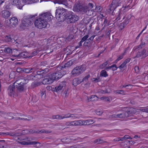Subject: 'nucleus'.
Segmentation results:
<instances>
[{
    "mask_svg": "<svg viewBox=\"0 0 148 148\" xmlns=\"http://www.w3.org/2000/svg\"><path fill=\"white\" fill-rule=\"evenodd\" d=\"M52 16L50 13H44L40 15L38 18H36L34 22V25L39 29H42L47 27V22L51 21Z\"/></svg>",
    "mask_w": 148,
    "mask_h": 148,
    "instance_id": "f257e3e1",
    "label": "nucleus"
},
{
    "mask_svg": "<svg viewBox=\"0 0 148 148\" xmlns=\"http://www.w3.org/2000/svg\"><path fill=\"white\" fill-rule=\"evenodd\" d=\"M88 10V8L87 5L78 1L75 4L73 9L74 12L82 14L86 12Z\"/></svg>",
    "mask_w": 148,
    "mask_h": 148,
    "instance_id": "f03ea898",
    "label": "nucleus"
},
{
    "mask_svg": "<svg viewBox=\"0 0 148 148\" xmlns=\"http://www.w3.org/2000/svg\"><path fill=\"white\" fill-rule=\"evenodd\" d=\"M55 69L54 73L51 74L53 81L58 80L66 74V71L63 70L60 66H57Z\"/></svg>",
    "mask_w": 148,
    "mask_h": 148,
    "instance_id": "7ed1b4c3",
    "label": "nucleus"
},
{
    "mask_svg": "<svg viewBox=\"0 0 148 148\" xmlns=\"http://www.w3.org/2000/svg\"><path fill=\"white\" fill-rule=\"evenodd\" d=\"M37 16V14H35L24 16L22 22L23 26L26 27L30 26L32 24H33L34 21H35Z\"/></svg>",
    "mask_w": 148,
    "mask_h": 148,
    "instance_id": "20e7f679",
    "label": "nucleus"
},
{
    "mask_svg": "<svg viewBox=\"0 0 148 148\" xmlns=\"http://www.w3.org/2000/svg\"><path fill=\"white\" fill-rule=\"evenodd\" d=\"M86 66L85 64L77 66L72 71L71 73L75 76H78L86 70Z\"/></svg>",
    "mask_w": 148,
    "mask_h": 148,
    "instance_id": "39448f33",
    "label": "nucleus"
},
{
    "mask_svg": "<svg viewBox=\"0 0 148 148\" xmlns=\"http://www.w3.org/2000/svg\"><path fill=\"white\" fill-rule=\"evenodd\" d=\"M16 82H14L13 84L10 85L8 88V94L10 96L14 97V95L17 96L18 93L16 87Z\"/></svg>",
    "mask_w": 148,
    "mask_h": 148,
    "instance_id": "423d86ee",
    "label": "nucleus"
},
{
    "mask_svg": "<svg viewBox=\"0 0 148 148\" xmlns=\"http://www.w3.org/2000/svg\"><path fill=\"white\" fill-rule=\"evenodd\" d=\"M49 70L47 68L44 69H40L36 72V74L35 75L34 77L38 79L45 77L46 76L45 74L49 72Z\"/></svg>",
    "mask_w": 148,
    "mask_h": 148,
    "instance_id": "0eeeda50",
    "label": "nucleus"
},
{
    "mask_svg": "<svg viewBox=\"0 0 148 148\" xmlns=\"http://www.w3.org/2000/svg\"><path fill=\"white\" fill-rule=\"evenodd\" d=\"M66 82L63 81L59 85V86L55 87L54 88H53V91L54 92L59 93L62 90H63L65 88Z\"/></svg>",
    "mask_w": 148,
    "mask_h": 148,
    "instance_id": "6e6552de",
    "label": "nucleus"
},
{
    "mask_svg": "<svg viewBox=\"0 0 148 148\" xmlns=\"http://www.w3.org/2000/svg\"><path fill=\"white\" fill-rule=\"evenodd\" d=\"M27 53H25L24 52H22L20 53H19L18 54H13L12 55L13 56L15 57H16L15 59H16L17 60L19 61V60H18L20 58H31L32 57V56H27L26 54Z\"/></svg>",
    "mask_w": 148,
    "mask_h": 148,
    "instance_id": "1a4fd4ad",
    "label": "nucleus"
},
{
    "mask_svg": "<svg viewBox=\"0 0 148 148\" xmlns=\"http://www.w3.org/2000/svg\"><path fill=\"white\" fill-rule=\"evenodd\" d=\"M120 2L118 0H113L110 5V11L113 12L116 7L120 5Z\"/></svg>",
    "mask_w": 148,
    "mask_h": 148,
    "instance_id": "9d476101",
    "label": "nucleus"
},
{
    "mask_svg": "<svg viewBox=\"0 0 148 148\" xmlns=\"http://www.w3.org/2000/svg\"><path fill=\"white\" fill-rule=\"evenodd\" d=\"M20 80H16L15 82H16V87L18 94L24 91L25 86L20 82Z\"/></svg>",
    "mask_w": 148,
    "mask_h": 148,
    "instance_id": "9b49d317",
    "label": "nucleus"
},
{
    "mask_svg": "<svg viewBox=\"0 0 148 148\" xmlns=\"http://www.w3.org/2000/svg\"><path fill=\"white\" fill-rule=\"evenodd\" d=\"M5 21L8 22L7 25L8 26H11L14 27H15L16 25H17L18 21L16 18L14 17L9 19V21L7 20Z\"/></svg>",
    "mask_w": 148,
    "mask_h": 148,
    "instance_id": "f8f14e48",
    "label": "nucleus"
},
{
    "mask_svg": "<svg viewBox=\"0 0 148 148\" xmlns=\"http://www.w3.org/2000/svg\"><path fill=\"white\" fill-rule=\"evenodd\" d=\"M23 131H26L25 132L26 134H32L34 133H45L48 134L50 133L51 132V130H37V131H33L34 130H30L28 132L29 130H23Z\"/></svg>",
    "mask_w": 148,
    "mask_h": 148,
    "instance_id": "ddd939ff",
    "label": "nucleus"
},
{
    "mask_svg": "<svg viewBox=\"0 0 148 148\" xmlns=\"http://www.w3.org/2000/svg\"><path fill=\"white\" fill-rule=\"evenodd\" d=\"M148 55V52H146V49H144L141 51H138L137 52L135 58H139L142 56H144V57L145 58Z\"/></svg>",
    "mask_w": 148,
    "mask_h": 148,
    "instance_id": "4468645a",
    "label": "nucleus"
},
{
    "mask_svg": "<svg viewBox=\"0 0 148 148\" xmlns=\"http://www.w3.org/2000/svg\"><path fill=\"white\" fill-rule=\"evenodd\" d=\"M66 12L65 11V10L62 8H58L56 11L55 13L56 17L58 15V16H62V15H64L66 14Z\"/></svg>",
    "mask_w": 148,
    "mask_h": 148,
    "instance_id": "2eb2a0df",
    "label": "nucleus"
},
{
    "mask_svg": "<svg viewBox=\"0 0 148 148\" xmlns=\"http://www.w3.org/2000/svg\"><path fill=\"white\" fill-rule=\"evenodd\" d=\"M134 109L133 108H128L127 111L123 112L124 118L130 116L131 114H133L134 112Z\"/></svg>",
    "mask_w": 148,
    "mask_h": 148,
    "instance_id": "dca6fc26",
    "label": "nucleus"
},
{
    "mask_svg": "<svg viewBox=\"0 0 148 148\" xmlns=\"http://www.w3.org/2000/svg\"><path fill=\"white\" fill-rule=\"evenodd\" d=\"M21 144L22 145H34V147H38L40 146V143L35 141H33L29 143H27L25 141H22L21 142Z\"/></svg>",
    "mask_w": 148,
    "mask_h": 148,
    "instance_id": "f3484780",
    "label": "nucleus"
},
{
    "mask_svg": "<svg viewBox=\"0 0 148 148\" xmlns=\"http://www.w3.org/2000/svg\"><path fill=\"white\" fill-rule=\"evenodd\" d=\"M20 2V0H12V5L16 6L19 9H21L22 6Z\"/></svg>",
    "mask_w": 148,
    "mask_h": 148,
    "instance_id": "a211bd4d",
    "label": "nucleus"
},
{
    "mask_svg": "<svg viewBox=\"0 0 148 148\" xmlns=\"http://www.w3.org/2000/svg\"><path fill=\"white\" fill-rule=\"evenodd\" d=\"M84 121H77L71 122L70 123L71 125H84Z\"/></svg>",
    "mask_w": 148,
    "mask_h": 148,
    "instance_id": "6ab92c4d",
    "label": "nucleus"
},
{
    "mask_svg": "<svg viewBox=\"0 0 148 148\" xmlns=\"http://www.w3.org/2000/svg\"><path fill=\"white\" fill-rule=\"evenodd\" d=\"M53 81L51 76L50 77L47 78H45L43 79L42 82L43 84H50L53 82Z\"/></svg>",
    "mask_w": 148,
    "mask_h": 148,
    "instance_id": "aec40b11",
    "label": "nucleus"
},
{
    "mask_svg": "<svg viewBox=\"0 0 148 148\" xmlns=\"http://www.w3.org/2000/svg\"><path fill=\"white\" fill-rule=\"evenodd\" d=\"M4 51L5 53H11L12 55L14 54V53L15 52H16V53L18 52V50L17 49H12L9 47L5 48Z\"/></svg>",
    "mask_w": 148,
    "mask_h": 148,
    "instance_id": "412c9836",
    "label": "nucleus"
},
{
    "mask_svg": "<svg viewBox=\"0 0 148 148\" xmlns=\"http://www.w3.org/2000/svg\"><path fill=\"white\" fill-rule=\"evenodd\" d=\"M72 17L71 19H70L69 23H74L77 21L79 19V17L76 15L74 13L73 15H72Z\"/></svg>",
    "mask_w": 148,
    "mask_h": 148,
    "instance_id": "4be33fe9",
    "label": "nucleus"
},
{
    "mask_svg": "<svg viewBox=\"0 0 148 148\" xmlns=\"http://www.w3.org/2000/svg\"><path fill=\"white\" fill-rule=\"evenodd\" d=\"M82 82V80L79 78H75L73 80V85L75 86L80 84Z\"/></svg>",
    "mask_w": 148,
    "mask_h": 148,
    "instance_id": "5701e85b",
    "label": "nucleus"
},
{
    "mask_svg": "<svg viewBox=\"0 0 148 148\" xmlns=\"http://www.w3.org/2000/svg\"><path fill=\"white\" fill-rule=\"evenodd\" d=\"M56 17V19L60 22H63L66 19V14L64 15H62V16H58V15Z\"/></svg>",
    "mask_w": 148,
    "mask_h": 148,
    "instance_id": "b1692460",
    "label": "nucleus"
},
{
    "mask_svg": "<svg viewBox=\"0 0 148 148\" xmlns=\"http://www.w3.org/2000/svg\"><path fill=\"white\" fill-rule=\"evenodd\" d=\"M0 135L2 136L8 135L11 136H16L17 135L14 132H0Z\"/></svg>",
    "mask_w": 148,
    "mask_h": 148,
    "instance_id": "393cba45",
    "label": "nucleus"
},
{
    "mask_svg": "<svg viewBox=\"0 0 148 148\" xmlns=\"http://www.w3.org/2000/svg\"><path fill=\"white\" fill-rule=\"evenodd\" d=\"M5 40L7 42H11L12 43H14L15 41L14 39L13 38H12L10 35L6 36L5 37Z\"/></svg>",
    "mask_w": 148,
    "mask_h": 148,
    "instance_id": "a878e982",
    "label": "nucleus"
},
{
    "mask_svg": "<svg viewBox=\"0 0 148 148\" xmlns=\"http://www.w3.org/2000/svg\"><path fill=\"white\" fill-rule=\"evenodd\" d=\"M126 8V7L125 6V7H123L122 8L120 9L119 10V13L118 15V16L116 17L115 20H116L117 21H118V20H120L121 18V16L123 13V11L125 9V8Z\"/></svg>",
    "mask_w": 148,
    "mask_h": 148,
    "instance_id": "bb28decb",
    "label": "nucleus"
},
{
    "mask_svg": "<svg viewBox=\"0 0 148 148\" xmlns=\"http://www.w3.org/2000/svg\"><path fill=\"white\" fill-rule=\"evenodd\" d=\"M95 8L94 9L92 10V11L93 12H101L103 10V8L100 6L95 5Z\"/></svg>",
    "mask_w": 148,
    "mask_h": 148,
    "instance_id": "cd10ccee",
    "label": "nucleus"
},
{
    "mask_svg": "<svg viewBox=\"0 0 148 148\" xmlns=\"http://www.w3.org/2000/svg\"><path fill=\"white\" fill-rule=\"evenodd\" d=\"M73 13L71 11L67 12L66 14V19L68 20V21L69 22L70 19L72 17Z\"/></svg>",
    "mask_w": 148,
    "mask_h": 148,
    "instance_id": "c85d7f7f",
    "label": "nucleus"
},
{
    "mask_svg": "<svg viewBox=\"0 0 148 148\" xmlns=\"http://www.w3.org/2000/svg\"><path fill=\"white\" fill-rule=\"evenodd\" d=\"M36 69L34 68H25V73H34Z\"/></svg>",
    "mask_w": 148,
    "mask_h": 148,
    "instance_id": "c756f323",
    "label": "nucleus"
},
{
    "mask_svg": "<svg viewBox=\"0 0 148 148\" xmlns=\"http://www.w3.org/2000/svg\"><path fill=\"white\" fill-rule=\"evenodd\" d=\"M10 15V13L8 11L5 10L3 12L2 16L4 18H7Z\"/></svg>",
    "mask_w": 148,
    "mask_h": 148,
    "instance_id": "7c9ffc66",
    "label": "nucleus"
},
{
    "mask_svg": "<svg viewBox=\"0 0 148 148\" xmlns=\"http://www.w3.org/2000/svg\"><path fill=\"white\" fill-rule=\"evenodd\" d=\"M72 62L71 61H69L68 62L64 65H63L62 66H61V68H62V69L63 70V68H66V67L67 68L69 67L72 65Z\"/></svg>",
    "mask_w": 148,
    "mask_h": 148,
    "instance_id": "2f4dec72",
    "label": "nucleus"
},
{
    "mask_svg": "<svg viewBox=\"0 0 148 148\" xmlns=\"http://www.w3.org/2000/svg\"><path fill=\"white\" fill-rule=\"evenodd\" d=\"M98 99V98L95 95H92L90 97H89L88 99V101H93L95 100H97Z\"/></svg>",
    "mask_w": 148,
    "mask_h": 148,
    "instance_id": "473e14b6",
    "label": "nucleus"
},
{
    "mask_svg": "<svg viewBox=\"0 0 148 148\" xmlns=\"http://www.w3.org/2000/svg\"><path fill=\"white\" fill-rule=\"evenodd\" d=\"M94 123L93 120H88L84 121V125H89Z\"/></svg>",
    "mask_w": 148,
    "mask_h": 148,
    "instance_id": "72a5a7b5",
    "label": "nucleus"
},
{
    "mask_svg": "<svg viewBox=\"0 0 148 148\" xmlns=\"http://www.w3.org/2000/svg\"><path fill=\"white\" fill-rule=\"evenodd\" d=\"M18 80H20V82L25 86V85L27 84L29 80L27 79L21 78Z\"/></svg>",
    "mask_w": 148,
    "mask_h": 148,
    "instance_id": "f704fd0d",
    "label": "nucleus"
},
{
    "mask_svg": "<svg viewBox=\"0 0 148 148\" xmlns=\"http://www.w3.org/2000/svg\"><path fill=\"white\" fill-rule=\"evenodd\" d=\"M95 144H101L104 143H107V142L103 141L101 139H97L95 140L93 142Z\"/></svg>",
    "mask_w": 148,
    "mask_h": 148,
    "instance_id": "c9c22d12",
    "label": "nucleus"
},
{
    "mask_svg": "<svg viewBox=\"0 0 148 148\" xmlns=\"http://www.w3.org/2000/svg\"><path fill=\"white\" fill-rule=\"evenodd\" d=\"M108 75L105 69L102 70L101 71L100 73V76L106 77L108 76Z\"/></svg>",
    "mask_w": 148,
    "mask_h": 148,
    "instance_id": "e433bc0d",
    "label": "nucleus"
},
{
    "mask_svg": "<svg viewBox=\"0 0 148 148\" xmlns=\"http://www.w3.org/2000/svg\"><path fill=\"white\" fill-rule=\"evenodd\" d=\"M91 44V42L88 39L86 41H85L83 45L84 46L87 47H90Z\"/></svg>",
    "mask_w": 148,
    "mask_h": 148,
    "instance_id": "4c0bfd02",
    "label": "nucleus"
},
{
    "mask_svg": "<svg viewBox=\"0 0 148 148\" xmlns=\"http://www.w3.org/2000/svg\"><path fill=\"white\" fill-rule=\"evenodd\" d=\"M41 84V82H36L33 83L31 85L32 87L34 88L40 86Z\"/></svg>",
    "mask_w": 148,
    "mask_h": 148,
    "instance_id": "58836bf2",
    "label": "nucleus"
},
{
    "mask_svg": "<svg viewBox=\"0 0 148 148\" xmlns=\"http://www.w3.org/2000/svg\"><path fill=\"white\" fill-rule=\"evenodd\" d=\"M23 1L27 4H30L32 3H35L37 2V0H23Z\"/></svg>",
    "mask_w": 148,
    "mask_h": 148,
    "instance_id": "ea45409f",
    "label": "nucleus"
},
{
    "mask_svg": "<svg viewBox=\"0 0 148 148\" xmlns=\"http://www.w3.org/2000/svg\"><path fill=\"white\" fill-rule=\"evenodd\" d=\"M141 44L137 46V47L136 48V49H138V50H139L145 47V42H143L142 41V39L141 40Z\"/></svg>",
    "mask_w": 148,
    "mask_h": 148,
    "instance_id": "a19ab883",
    "label": "nucleus"
},
{
    "mask_svg": "<svg viewBox=\"0 0 148 148\" xmlns=\"http://www.w3.org/2000/svg\"><path fill=\"white\" fill-rule=\"evenodd\" d=\"M64 116H60V115L58 114V119H61L65 118H69L71 116H68V114H67L63 115Z\"/></svg>",
    "mask_w": 148,
    "mask_h": 148,
    "instance_id": "79ce46f5",
    "label": "nucleus"
},
{
    "mask_svg": "<svg viewBox=\"0 0 148 148\" xmlns=\"http://www.w3.org/2000/svg\"><path fill=\"white\" fill-rule=\"evenodd\" d=\"M40 96L43 100H44L46 98V93L45 91H41L40 92Z\"/></svg>",
    "mask_w": 148,
    "mask_h": 148,
    "instance_id": "37998d69",
    "label": "nucleus"
},
{
    "mask_svg": "<svg viewBox=\"0 0 148 148\" xmlns=\"http://www.w3.org/2000/svg\"><path fill=\"white\" fill-rule=\"evenodd\" d=\"M108 64V63L107 61H106V62L103 63L102 64H101L99 66V68L101 69H103L104 68L106 67Z\"/></svg>",
    "mask_w": 148,
    "mask_h": 148,
    "instance_id": "c03bdc74",
    "label": "nucleus"
},
{
    "mask_svg": "<svg viewBox=\"0 0 148 148\" xmlns=\"http://www.w3.org/2000/svg\"><path fill=\"white\" fill-rule=\"evenodd\" d=\"M90 77V75L89 74L87 76H85L83 79L82 80V82L85 81L86 82L88 79Z\"/></svg>",
    "mask_w": 148,
    "mask_h": 148,
    "instance_id": "a18cd8bd",
    "label": "nucleus"
},
{
    "mask_svg": "<svg viewBox=\"0 0 148 148\" xmlns=\"http://www.w3.org/2000/svg\"><path fill=\"white\" fill-rule=\"evenodd\" d=\"M68 114V116H71L70 117H72V118H74V119L75 118H77L79 117V116H78L76 114Z\"/></svg>",
    "mask_w": 148,
    "mask_h": 148,
    "instance_id": "49530a36",
    "label": "nucleus"
},
{
    "mask_svg": "<svg viewBox=\"0 0 148 148\" xmlns=\"http://www.w3.org/2000/svg\"><path fill=\"white\" fill-rule=\"evenodd\" d=\"M25 127V126H22L20 125H16L14 127V129H18V130H22L23 129H25V128H23V127Z\"/></svg>",
    "mask_w": 148,
    "mask_h": 148,
    "instance_id": "de8ad7c7",
    "label": "nucleus"
},
{
    "mask_svg": "<svg viewBox=\"0 0 148 148\" xmlns=\"http://www.w3.org/2000/svg\"><path fill=\"white\" fill-rule=\"evenodd\" d=\"M74 37L72 35H69L68 37L66 38V40L68 41H70L73 39Z\"/></svg>",
    "mask_w": 148,
    "mask_h": 148,
    "instance_id": "09e8293b",
    "label": "nucleus"
},
{
    "mask_svg": "<svg viewBox=\"0 0 148 148\" xmlns=\"http://www.w3.org/2000/svg\"><path fill=\"white\" fill-rule=\"evenodd\" d=\"M89 36L88 35H86L84 36L81 39V42H83L84 41H85L87 40V39L88 37Z\"/></svg>",
    "mask_w": 148,
    "mask_h": 148,
    "instance_id": "8fccbe9b",
    "label": "nucleus"
},
{
    "mask_svg": "<svg viewBox=\"0 0 148 148\" xmlns=\"http://www.w3.org/2000/svg\"><path fill=\"white\" fill-rule=\"evenodd\" d=\"M126 51V50H125V52L123 53H122L119 56V57L117 58L118 60H119L123 58V56L125 54Z\"/></svg>",
    "mask_w": 148,
    "mask_h": 148,
    "instance_id": "3c124183",
    "label": "nucleus"
},
{
    "mask_svg": "<svg viewBox=\"0 0 148 148\" xmlns=\"http://www.w3.org/2000/svg\"><path fill=\"white\" fill-rule=\"evenodd\" d=\"M60 4H62L65 5H68L67 1L65 0H60Z\"/></svg>",
    "mask_w": 148,
    "mask_h": 148,
    "instance_id": "603ef678",
    "label": "nucleus"
},
{
    "mask_svg": "<svg viewBox=\"0 0 148 148\" xmlns=\"http://www.w3.org/2000/svg\"><path fill=\"white\" fill-rule=\"evenodd\" d=\"M114 92L115 93H118L123 94L124 93V91L123 90H116L114 91Z\"/></svg>",
    "mask_w": 148,
    "mask_h": 148,
    "instance_id": "864d4df0",
    "label": "nucleus"
},
{
    "mask_svg": "<svg viewBox=\"0 0 148 148\" xmlns=\"http://www.w3.org/2000/svg\"><path fill=\"white\" fill-rule=\"evenodd\" d=\"M92 79L94 80L93 81H95L96 82H100L101 81V79H100L99 77H98L96 78H93Z\"/></svg>",
    "mask_w": 148,
    "mask_h": 148,
    "instance_id": "5fc2aeb1",
    "label": "nucleus"
},
{
    "mask_svg": "<svg viewBox=\"0 0 148 148\" xmlns=\"http://www.w3.org/2000/svg\"><path fill=\"white\" fill-rule=\"evenodd\" d=\"M140 110L143 112H145L148 113V107H146L145 108H141L140 109Z\"/></svg>",
    "mask_w": 148,
    "mask_h": 148,
    "instance_id": "6e6d98bb",
    "label": "nucleus"
},
{
    "mask_svg": "<svg viewBox=\"0 0 148 148\" xmlns=\"http://www.w3.org/2000/svg\"><path fill=\"white\" fill-rule=\"evenodd\" d=\"M71 48V47H68L65 49V51H66L67 52H69V54H71L72 53V51H71L70 50V49Z\"/></svg>",
    "mask_w": 148,
    "mask_h": 148,
    "instance_id": "4d7b16f0",
    "label": "nucleus"
},
{
    "mask_svg": "<svg viewBox=\"0 0 148 148\" xmlns=\"http://www.w3.org/2000/svg\"><path fill=\"white\" fill-rule=\"evenodd\" d=\"M135 71L136 73H138L139 72L140 69L138 66H136L134 68Z\"/></svg>",
    "mask_w": 148,
    "mask_h": 148,
    "instance_id": "13d9d810",
    "label": "nucleus"
},
{
    "mask_svg": "<svg viewBox=\"0 0 148 148\" xmlns=\"http://www.w3.org/2000/svg\"><path fill=\"white\" fill-rule=\"evenodd\" d=\"M47 62L46 61H44L41 62V66H45L48 65Z\"/></svg>",
    "mask_w": 148,
    "mask_h": 148,
    "instance_id": "bf43d9fd",
    "label": "nucleus"
},
{
    "mask_svg": "<svg viewBox=\"0 0 148 148\" xmlns=\"http://www.w3.org/2000/svg\"><path fill=\"white\" fill-rule=\"evenodd\" d=\"M38 53V51L36 50L35 49V50L32 53V56H32V57L33 56H35L36 55L37 53Z\"/></svg>",
    "mask_w": 148,
    "mask_h": 148,
    "instance_id": "052dcab7",
    "label": "nucleus"
},
{
    "mask_svg": "<svg viewBox=\"0 0 148 148\" xmlns=\"http://www.w3.org/2000/svg\"><path fill=\"white\" fill-rule=\"evenodd\" d=\"M117 116H118V118H124L123 112L122 113L117 114Z\"/></svg>",
    "mask_w": 148,
    "mask_h": 148,
    "instance_id": "680f3d73",
    "label": "nucleus"
},
{
    "mask_svg": "<svg viewBox=\"0 0 148 148\" xmlns=\"http://www.w3.org/2000/svg\"><path fill=\"white\" fill-rule=\"evenodd\" d=\"M126 64H125V62H123L119 67L120 69H121L122 68H123L125 66Z\"/></svg>",
    "mask_w": 148,
    "mask_h": 148,
    "instance_id": "e2e57ef3",
    "label": "nucleus"
},
{
    "mask_svg": "<svg viewBox=\"0 0 148 148\" xmlns=\"http://www.w3.org/2000/svg\"><path fill=\"white\" fill-rule=\"evenodd\" d=\"M87 6H88V9L89 8H92L93 7L94 5L92 3H89L88 4V5Z\"/></svg>",
    "mask_w": 148,
    "mask_h": 148,
    "instance_id": "0e129e2a",
    "label": "nucleus"
},
{
    "mask_svg": "<svg viewBox=\"0 0 148 148\" xmlns=\"http://www.w3.org/2000/svg\"><path fill=\"white\" fill-rule=\"evenodd\" d=\"M96 113L97 114L100 115L103 113V112L102 111H98V110H97L96 111Z\"/></svg>",
    "mask_w": 148,
    "mask_h": 148,
    "instance_id": "69168bd1",
    "label": "nucleus"
},
{
    "mask_svg": "<svg viewBox=\"0 0 148 148\" xmlns=\"http://www.w3.org/2000/svg\"><path fill=\"white\" fill-rule=\"evenodd\" d=\"M126 26L123 22L120 23V27L121 28V29H123L124 27L125 26Z\"/></svg>",
    "mask_w": 148,
    "mask_h": 148,
    "instance_id": "338daca9",
    "label": "nucleus"
},
{
    "mask_svg": "<svg viewBox=\"0 0 148 148\" xmlns=\"http://www.w3.org/2000/svg\"><path fill=\"white\" fill-rule=\"evenodd\" d=\"M22 68L20 67H18L16 69V71L18 72L21 73L22 72Z\"/></svg>",
    "mask_w": 148,
    "mask_h": 148,
    "instance_id": "774afa93",
    "label": "nucleus"
}]
</instances>
